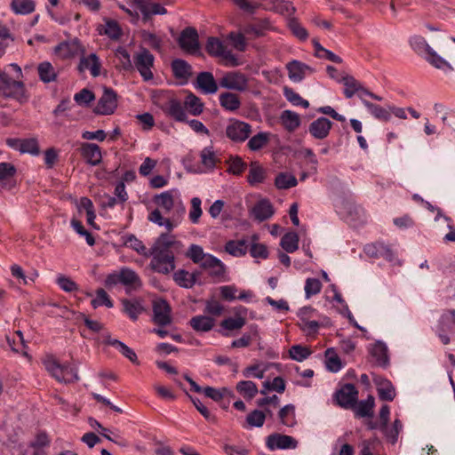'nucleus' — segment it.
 <instances>
[{"mask_svg": "<svg viewBox=\"0 0 455 455\" xmlns=\"http://www.w3.org/2000/svg\"><path fill=\"white\" fill-rule=\"evenodd\" d=\"M246 320L244 317H228L220 323V326L227 331L240 330L245 325Z\"/></svg>", "mask_w": 455, "mask_h": 455, "instance_id": "69168bd1", "label": "nucleus"}, {"mask_svg": "<svg viewBox=\"0 0 455 455\" xmlns=\"http://www.w3.org/2000/svg\"><path fill=\"white\" fill-rule=\"evenodd\" d=\"M363 106L378 120L387 122L391 119L390 109L387 110L370 101H363Z\"/></svg>", "mask_w": 455, "mask_h": 455, "instance_id": "37998d69", "label": "nucleus"}, {"mask_svg": "<svg viewBox=\"0 0 455 455\" xmlns=\"http://www.w3.org/2000/svg\"><path fill=\"white\" fill-rule=\"evenodd\" d=\"M341 82L345 87L343 92L347 99H351L354 97L361 85V83L352 76H343Z\"/></svg>", "mask_w": 455, "mask_h": 455, "instance_id": "864d4df0", "label": "nucleus"}, {"mask_svg": "<svg viewBox=\"0 0 455 455\" xmlns=\"http://www.w3.org/2000/svg\"><path fill=\"white\" fill-rule=\"evenodd\" d=\"M378 395L379 399L383 401H393L395 397V390L392 383L387 379L377 382Z\"/></svg>", "mask_w": 455, "mask_h": 455, "instance_id": "79ce46f5", "label": "nucleus"}, {"mask_svg": "<svg viewBox=\"0 0 455 455\" xmlns=\"http://www.w3.org/2000/svg\"><path fill=\"white\" fill-rule=\"evenodd\" d=\"M220 86L228 90L245 92L249 87L247 76L238 71L226 73L220 80Z\"/></svg>", "mask_w": 455, "mask_h": 455, "instance_id": "9d476101", "label": "nucleus"}, {"mask_svg": "<svg viewBox=\"0 0 455 455\" xmlns=\"http://www.w3.org/2000/svg\"><path fill=\"white\" fill-rule=\"evenodd\" d=\"M101 63L96 53H91L87 56L84 53L80 55L78 70L84 72L89 70L93 77H97L100 74Z\"/></svg>", "mask_w": 455, "mask_h": 455, "instance_id": "bb28decb", "label": "nucleus"}, {"mask_svg": "<svg viewBox=\"0 0 455 455\" xmlns=\"http://www.w3.org/2000/svg\"><path fill=\"white\" fill-rule=\"evenodd\" d=\"M104 343L116 348L124 356L129 359L132 363H140L136 353L133 351V349L126 346L124 342L116 339H113L110 335H106L104 337Z\"/></svg>", "mask_w": 455, "mask_h": 455, "instance_id": "c756f323", "label": "nucleus"}, {"mask_svg": "<svg viewBox=\"0 0 455 455\" xmlns=\"http://www.w3.org/2000/svg\"><path fill=\"white\" fill-rule=\"evenodd\" d=\"M184 106L193 116H199L204 110V103L201 99L193 93H189L186 97Z\"/></svg>", "mask_w": 455, "mask_h": 455, "instance_id": "de8ad7c7", "label": "nucleus"}, {"mask_svg": "<svg viewBox=\"0 0 455 455\" xmlns=\"http://www.w3.org/2000/svg\"><path fill=\"white\" fill-rule=\"evenodd\" d=\"M179 244V242L175 240V237L169 233L161 234L160 236L156 240L153 246L148 251L149 254L156 255H174L172 248Z\"/></svg>", "mask_w": 455, "mask_h": 455, "instance_id": "2eb2a0df", "label": "nucleus"}, {"mask_svg": "<svg viewBox=\"0 0 455 455\" xmlns=\"http://www.w3.org/2000/svg\"><path fill=\"white\" fill-rule=\"evenodd\" d=\"M133 9H138V14L142 16L144 21H147L154 15H164L167 10L159 3L153 0H133Z\"/></svg>", "mask_w": 455, "mask_h": 455, "instance_id": "9b49d317", "label": "nucleus"}, {"mask_svg": "<svg viewBox=\"0 0 455 455\" xmlns=\"http://www.w3.org/2000/svg\"><path fill=\"white\" fill-rule=\"evenodd\" d=\"M152 307V321L155 324L164 327L172 323V307L165 299L154 300Z\"/></svg>", "mask_w": 455, "mask_h": 455, "instance_id": "f8f14e48", "label": "nucleus"}, {"mask_svg": "<svg viewBox=\"0 0 455 455\" xmlns=\"http://www.w3.org/2000/svg\"><path fill=\"white\" fill-rule=\"evenodd\" d=\"M425 59L435 68L444 71L452 70L451 66L441 56H439L432 48L425 55Z\"/></svg>", "mask_w": 455, "mask_h": 455, "instance_id": "6e6d98bb", "label": "nucleus"}, {"mask_svg": "<svg viewBox=\"0 0 455 455\" xmlns=\"http://www.w3.org/2000/svg\"><path fill=\"white\" fill-rule=\"evenodd\" d=\"M0 83L4 90V95L7 98H12L20 102H25L28 97L26 93L25 85L22 82L14 78L7 70L0 68Z\"/></svg>", "mask_w": 455, "mask_h": 455, "instance_id": "7ed1b4c3", "label": "nucleus"}, {"mask_svg": "<svg viewBox=\"0 0 455 455\" xmlns=\"http://www.w3.org/2000/svg\"><path fill=\"white\" fill-rule=\"evenodd\" d=\"M124 312L132 320L136 321L139 315L145 310L144 307L138 299H122Z\"/></svg>", "mask_w": 455, "mask_h": 455, "instance_id": "473e14b6", "label": "nucleus"}, {"mask_svg": "<svg viewBox=\"0 0 455 455\" xmlns=\"http://www.w3.org/2000/svg\"><path fill=\"white\" fill-rule=\"evenodd\" d=\"M283 94L286 100L294 106H301L304 108H307L309 107V102L291 88L285 87Z\"/></svg>", "mask_w": 455, "mask_h": 455, "instance_id": "680f3d73", "label": "nucleus"}, {"mask_svg": "<svg viewBox=\"0 0 455 455\" xmlns=\"http://www.w3.org/2000/svg\"><path fill=\"white\" fill-rule=\"evenodd\" d=\"M332 123L328 118L321 116L313 121L308 126V132L316 140H324L330 134Z\"/></svg>", "mask_w": 455, "mask_h": 455, "instance_id": "4be33fe9", "label": "nucleus"}, {"mask_svg": "<svg viewBox=\"0 0 455 455\" xmlns=\"http://www.w3.org/2000/svg\"><path fill=\"white\" fill-rule=\"evenodd\" d=\"M275 28L268 18L259 19L254 22L246 25L243 28L244 34L251 35L254 37L265 36L267 32L274 30Z\"/></svg>", "mask_w": 455, "mask_h": 455, "instance_id": "5701e85b", "label": "nucleus"}, {"mask_svg": "<svg viewBox=\"0 0 455 455\" xmlns=\"http://www.w3.org/2000/svg\"><path fill=\"white\" fill-rule=\"evenodd\" d=\"M298 180L296 177L289 172H281L277 174L275 180V184L279 189H288L297 185Z\"/></svg>", "mask_w": 455, "mask_h": 455, "instance_id": "3c124183", "label": "nucleus"}, {"mask_svg": "<svg viewBox=\"0 0 455 455\" xmlns=\"http://www.w3.org/2000/svg\"><path fill=\"white\" fill-rule=\"evenodd\" d=\"M290 357L297 362H302L311 355L309 347L301 345H293L289 349Z\"/></svg>", "mask_w": 455, "mask_h": 455, "instance_id": "052dcab7", "label": "nucleus"}, {"mask_svg": "<svg viewBox=\"0 0 455 455\" xmlns=\"http://www.w3.org/2000/svg\"><path fill=\"white\" fill-rule=\"evenodd\" d=\"M274 213V208L269 201H259L250 211L251 216L259 222L268 220Z\"/></svg>", "mask_w": 455, "mask_h": 455, "instance_id": "cd10ccee", "label": "nucleus"}, {"mask_svg": "<svg viewBox=\"0 0 455 455\" xmlns=\"http://www.w3.org/2000/svg\"><path fill=\"white\" fill-rule=\"evenodd\" d=\"M155 57L146 48H141L133 55V67L138 70L144 81L153 79L152 68L154 67Z\"/></svg>", "mask_w": 455, "mask_h": 455, "instance_id": "0eeeda50", "label": "nucleus"}, {"mask_svg": "<svg viewBox=\"0 0 455 455\" xmlns=\"http://www.w3.org/2000/svg\"><path fill=\"white\" fill-rule=\"evenodd\" d=\"M209 253H204L203 248L200 245L197 244H191L188 251L187 253V256L196 264H200V267L202 266V263L205 260L206 256Z\"/></svg>", "mask_w": 455, "mask_h": 455, "instance_id": "e2e57ef3", "label": "nucleus"}, {"mask_svg": "<svg viewBox=\"0 0 455 455\" xmlns=\"http://www.w3.org/2000/svg\"><path fill=\"white\" fill-rule=\"evenodd\" d=\"M157 205L148 215V220L172 231L185 213L180 201H156Z\"/></svg>", "mask_w": 455, "mask_h": 455, "instance_id": "f257e3e1", "label": "nucleus"}, {"mask_svg": "<svg viewBox=\"0 0 455 455\" xmlns=\"http://www.w3.org/2000/svg\"><path fill=\"white\" fill-rule=\"evenodd\" d=\"M334 397L339 406L351 409L357 403L358 391L355 385L347 383L335 392Z\"/></svg>", "mask_w": 455, "mask_h": 455, "instance_id": "ddd939ff", "label": "nucleus"}, {"mask_svg": "<svg viewBox=\"0 0 455 455\" xmlns=\"http://www.w3.org/2000/svg\"><path fill=\"white\" fill-rule=\"evenodd\" d=\"M78 217H82L84 214L86 216L87 224L94 227V220L96 218L95 209L92 201H76Z\"/></svg>", "mask_w": 455, "mask_h": 455, "instance_id": "f704fd0d", "label": "nucleus"}, {"mask_svg": "<svg viewBox=\"0 0 455 455\" xmlns=\"http://www.w3.org/2000/svg\"><path fill=\"white\" fill-rule=\"evenodd\" d=\"M201 267L208 272L209 276L214 283L226 282L228 280L227 267L220 259L212 254L206 256Z\"/></svg>", "mask_w": 455, "mask_h": 455, "instance_id": "6e6552de", "label": "nucleus"}, {"mask_svg": "<svg viewBox=\"0 0 455 455\" xmlns=\"http://www.w3.org/2000/svg\"><path fill=\"white\" fill-rule=\"evenodd\" d=\"M251 133V125L243 121L231 119L226 127V136L235 143L245 141Z\"/></svg>", "mask_w": 455, "mask_h": 455, "instance_id": "1a4fd4ad", "label": "nucleus"}, {"mask_svg": "<svg viewBox=\"0 0 455 455\" xmlns=\"http://www.w3.org/2000/svg\"><path fill=\"white\" fill-rule=\"evenodd\" d=\"M15 166L11 163H0V185L4 189L11 190L16 186Z\"/></svg>", "mask_w": 455, "mask_h": 455, "instance_id": "a878e982", "label": "nucleus"}, {"mask_svg": "<svg viewBox=\"0 0 455 455\" xmlns=\"http://www.w3.org/2000/svg\"><path fill=\"white\" fill-rule=\"evenodd\" d=\"M437 330L445 331V332L455 331V309H450L442 315Z\"/></svg>", "mask_w": 455, "mask_h": 455, "instance_id": "49530a36", "label": "nucleus"}, {"mask_svg": "<svg viewBox=\"0 0 455 455\" xmlns=\"http://www.w3.org/2000/svg\"><path fill=\"white\" fill-rule=\"evenodd\" d=\"M7 144L22 154H30L32 156H38L40 154L38 140L36 138L10 139L7 140Z\"/></svg>", "mask_w": 455, "mask_h": 455, "instance_id": "6ab92c4d", "label": "nucleus"}, {"mask_svg": "<svg viewBox=\"0 0 455 455\" xmlns=\"http://www.w3.org/2000/svg\"><path fill=\"white\" fill-rule=\"evenodd\" d=\"M92 306L93 308H97L100 306H106L111 308L113 307V302L105 290L98 289L96 291V298L92 300Z\"/></svg>", "mask_w": 455, "mask_h": 455, "instance_id": "0e129e2a", "label": "nucleus"}, {"mask_svg": "<svg viewBox=\"0 0 455 455\" xmlns=\"http://www.w3.org/2000/svg\"><path fill=\"white\" fill-rule=\"evenodd\" d=\"M236 390L247 399H252L258 393L256 384L251 380L239 381L236 385Z\"/></svg>", "mask_w": 455, "mask_h": 455, "instance_id": "4d7b16f0", "label": "nucleus"}, {"mask_svg": "<svg viewBox=\"0 0 455 455\" xmlns=\"http://www.w3.org/2000/svg\"><path fill=\"white\" fill-rule=\"evenodd\" d=\"M173 279L175 283L182 288L189 289L195 285L193 275L184 269L176 271L173 275Z\"/></svg>", "mask_w": 455, "mask_h": 455, "instance_id": "13d9d810", "label": "nucleus"}, {"mask_svg": "<svg viewBox=\"0 0 455 455\" xmlns=\"http://www.w3.org/2000/svg\"><path fill=\"white\" fill-rule=\"evenodd\" d=\"M118 283L131 289L140 288L142 284L139 275L127 267L120 268L118 272H113L108 275L105 279V286L108 289Z\"/></svg>", "mask_w": 455, "mask_h": 455, "instance_id": "20e7f679", "label": "nucleus"}, {"mask_svg": "<svg viewBox=\"0 0 455 455\" xmlns=\"http://www.w3.org/2000/svg\"><path fill=\"white\" fill-rule=\"evenodd\" d=\"M270 140V133L260 132L250 138L247 147L251 151H258L263 148Z\"/></svg>", "mask_w": 455, "mask_h": 455, "instance_id": "a18cd8bd", "label": "nucleus"}, {"mask_svg": "<svg viewBox=\"0 0 455 455\" xmlns=\"http://www.w3.org/2000/svg\"><path fill=\"white\" fill-rule=\"evenodd\" d=\"M11 9L16 14L27 15L35 11V3L32 0H12Z\"/></svg>", "mask_w": 455, "mask_h": 455, "instance_id": "09e8293b", "label": "nucleus"}, {"mask_svg": "<svg viewBox=\"0 0 455 455\" xmlns=\"http://www.w3.org/2000/svg\"><path fill=\"white\" fill-rule=\"evenodd\" d=\"M201 163L207 170H213L219 161L212 147L204 148L200 154Z\"/></svg>", "mask_w": 455, "mask_h": 455, "instance_id": "8fccbe9b", "label": "nucleus"}, {"mask_svg": "<svg viewBox=\"0 0 455 455\" xmlns=\"http://www.w3.org/2000/svg\"><path fill=\"white\" fill-rule=\"evenodd\" d=\"M266 172L262 166H260L258 163H251L249 173L247 176V180L251 186H256L258 184L262 183L265 180Z\"/></svg>", "mask_w": 455, "mask_h": 455, "instance_id": "a19ab883", "label": "nucleus"}, {"mask_svg": "<svg viewBox=\"0 0 455 455\" xmlns=\"http://www.w3.org/2000/svg\"><path fill=\"white\" fill-rule=\"evenodd\" d=\"M45 370L60 383H72L79 379L77 368L70 363L61 364L52 355H46L43 359Z\"/></svg>", "mask_w": 455, "mask_h": 455, "instance_id": "f03ea898", "label": "nucleus"}, {"mask_svg": "<svg viewBox=\"0 0 455 455\" xmlns=\"http://www.w3.org/2000/svg\"><path fill=\"white\" fill-rule=\"evenodd\" d=\"M172 69L174 76L179 79L188 80L192 75V67L180 59L172 60Z\"/></svg>", "mask_w": 455, "mask_h": 455, "instance_id": "c9c22d12", "label": "nucleus"}, {"mask_svg": "<svg viewBox=\"0 0 455 455\" xmlns=\"http://www.w3.org/2000/svg\"><path fill=\"white\" fill-rule=\"evenodd\" d=\"M195 87L204 94H214L219 89L213 75L208 71L200 72L197 75Z\"/></svg>", "mask_w": 455, "mask_h": 455, "instance_id": "b1692460", "label": "nucleus"}, {"mask_svg": "<svg viewBox=\"0 0 455 455\" xmlns=\"http://www.w3.org/2000/svg\"><path fill=\"white\" fill-rule=\"evenodd\" d=\"M189 323L196 331L207 332L213 328L215 321L211 316L196 315L190 319Z\"/></svg>", "mask_w": 455, "mask_h": 455, "instance_id": "72a5a7b5", "label": "nucleus"}, {"mask_svg": "<svg viewBox=\"0 0 455 455\" xmlns=\"http://www.w3.org/2000/svg\"><path fill=\"white\" fill-rule=\"evenodd\" d=\"M180 47L189 54H196L199 51L197 31L193 28H185L179 37Z\"/></svg>", "mask_w": 455, "mask_h": 455, "instance_id": "f3484780", "label": "nucleus"}, {"mask_svg": "<svg viewBox=\"0 0 455 455\" xmlns=\"http://www.w3.org/2000/svg\"><path fill=\"white\" fill-rule=\"evenodd\" d=\"M123 243L125 246L134 250L139 254L148 257V251L143 244L142 241L138 239L133 234H127L122 237Z\"/></svg>", "mask_w": 455, "mask_h": 455, "instance_id": "ea45409f", "label": "nucleus"}, {"mask_svg": "<svg viewBox=\"0 0 455 455\" xmlns=\"http://www.w3.org/2000/svg\"><path fill=\"white\" fill-rule=\"evenodd\" d=\"M280 120L284 129L290 132L297 130L300 125L299 115L291 110H284L280 116Z\"/></svg>", "mask_w": 455, "mask_h": 455, "instance_id": "2f4dec72", "label": "nucleus"}, {"mask_svg": "<svg viewBox=\"0 0 455 455\" xmlns=\"http://www.w3.org/2000/svg\"><path fill=\"white\" fill-rule=\"evenodd\" d=\"M335 207L340 217L347 220H354L358 214V211L354 201H339Z\"/></svg>", "mask_w": 455, "mask_h": 455, "instance_id": "4c0bfd02", "label": "nucleus"}, {"mask_svg": "<svg viewBox=\"0 0 455 455\" xmlns=\"http://www.w3.org/2000/svg\"><path fill=\"white\" fill-rule=\"evenodd\" d=\"M117 108L116 93L110 88H104V92L99 100L96 107L95 113L99 115H111Z\"/></svg>", "mask_w": 455, "mask_h": 455, "instance_id": "4468645a", "label": "nucleus"}, {"mask_svg": "<svg viewBox=\"0 0 455 455\" xmlns=\"http://www.w3.org/2000/svg\"><path fill=\"white\" fill-rule=\"evenodd\" d=\"M148 257H151L152 259L150 261L149 267L155 272L160 274H169L175 268V256L174 255H156V254H149Z\"/></svg>", "mask_w": 455, "mask_h": 455, "instance_id": "a211bd4d", "label": "nucleus"}, {"mask_svg": "<svg viewBox=\"0 0 455 455\" xmlns=\"http://www.w3.org/2000/svg\"><path fill=\"white\" fill-rule=\"evenodd\" d=\"M37 70L39 77L44 83H50L55 81L57 77V73L54 68L48 61L40 63Z\"/></svg>", "mask_w": 455, "mask_h": 455, "instance_id": "603ef678", "label": "nucleus"}, {"mask_svg": "<svg viewBox=\"0 0 455 455\" xmlns=\"http://www.w3.org/2000/svg\"><path fill=\"white\" fill-rule=\"evenodd\" d=\"M55 53L63 60L72 59L84 53V48L78 39L65 41L59 44L55 49Z\"/></svg>", "mask_w": 455, "mask_h": 455, "instance_id": "dca6fc26", "label": "nucleus"}, {"mask_svg": "<svg viewBox=\"0 0 455 455\" xmlns=\"http://www.w3.org/2000/svg\"><path fill=\"white\" fill-rule=\"evenodd\" d=\"M103 33L111 39H118L122 35V29L117 21L107 20Z\"/></svg>", "mask_w": 455, "mask_h": 455, "instance_id": "774afa93", "label": "nucleus"}, {"mask_svg": "<svg viewBox=\"0 0 455 455\" xmlns=\"http://www.w3.org/2000/svg\"><path fill=\"white\" fill-rule=\"evenodd\" d=\"M81 155L92 166L98 165L101 162V151L97 144L83 143L81 146Z\"/></svg>", "mask_w": 455, "mask_h": 455, "instance_id": "c85d7f7f", "label": "nucleus"}, {"mask_svg": "<svg viewBox=\"0 0 455 455\" xmlns=\"http://www.w3.org/2000/svg\"><path fill=\"white\" fill-rule=\"evenodd\" d=\"M266 419V413L259 410H254L246 417V422L251 427H260Z\"/></svg>", "mask_w": 455, "mask_h": 455, "instance_id": "338daca9", "label": "nucleus"}, {"mask_svg": "<svg viewBox=\"0 0 455 455\" xmlns=\"http://www.w3.org/2000/svg\"><path fill=\"white\" fill-rule=\"evenodd\" d=\"M298 446V441L291 435L272 434L267 438V447L269 450H285L295 449Z\"/></svg>", "mask_w": 455, "mask_h": 455, "instance_id": "412c9836", "label": "nucleus"}, {"mask_svg": "<svg viewBox=\"0 0 455 455\" xmlns=\"http://www.w3.org/2000/svg\"><path fill=\"white\" fill-rule=\"evenodd\" d=\"M220 106L228 111H235L241 106L239 97L232 92H223L219 97Z\"/></svg>", "mask_w": 455, "mask_h": 455, "instance_id": "58836bf2", "label": "nucleus"}, {"mask_svg": "<svg viewBox=\"0 0 455 455\" xmlns=\"http://www.w3.org/2000/svg\"><path fill=\"white\" fill-rule=\"evenodd\" d=\"M368 350L377 366L387 368L389 365L388 350L384 342L377 341Z\"/></svg>", "mask_w": 455, "mask_h": 455, "instance_id": "393cba45", "label": "nucleus"}, {"mask_svg": "<svg viewBox=\"0 0 455 455\" xmlns=\"http://www.w3.org/2000/svg\"><path fill=\"white\" fill-rule=\"evenodd\" d=\"M286 69L288 71V77L294 83L301 82L307 75L314 72L313 68L297 60L288 62Z\"/></svg>", "mask_w": 455, "mask_h": 455, "instance_id": "aec40b11", "label": "nucleus"}, {"mask_svg": "<svg viewBox=\"0 0 455 455\" xmlns=\"http://www.w3.org/2000/svg\"><path fill=\"white\" fill-rule=\"evenodd\" d=\"M299 235L295 232H288L281 238L280 245L288 253H292L299 248Z\"/></svg>", "mask_w": 455, "mask_h": 455, "instance_id": "c03bdc74", "label": "nucleus"}, {"mask_svg": "<svg viewBox=\"0 0 455 455\" xmlns=\"http://www.w3.org/2000/svg\"><path fill=\"white\" fill-rule=\"evenodd\" d=\"M205 50L211 56L223 60L226 66L237 67L240 64L237 57L228 48L224 42L218 37H209Z\"/></svg>", "mask_w": 455, "mask_h": 455, "instance_id": "39448f33", "label": "nucleus"}, {"mask_svg": "<svg viewBox=\"0 0 455 455\" xmlns=\"http://www.w3.org/2000/svg\"><path fill=\"white\" fill-rule=\"evenodd\" d=\"M225 251L235 257H243L248 251V242L245 239L230 240L225 244Z\"/></svg>", "mask_w": 455, "mask_h": 455, "instance_id": "e433bc0d", "label": "nucleus"}, {"mask_svg": "<svg viewBox=\"0 0 455 455\" xmlns=\"http://www.w3.org/2000/svg\"><path fill=\"white\" fill-rule=\"evenodd\" d=\"M279 419L284 426L292 427L295 424V407L287 404L279 411Z\"/></svg>", "mask_w": 455, "mask_h": 455, "instance_id": "bf43d9fd", "label": "nucleus"}, {"mask_svg": "<svg viewBox=\"0 0 455 455\" xmlns=\"http://www.w3.org/2000/svg\"><path fill=\"white\" fill-rule=\"evenodd\" d=\"M155 103L157 104L161 109L178 122H184L187 119V114L181 102L167 94H160L156 96Z\"/></svg>", "mask_w": 455, "mask_h": 455, "instance_id": "423d86ee", "label": "nucleus"}, {"mask_svg": "<svg viewBox=\"0 0 455 455\" xmlns=\"http://www.w3.org/2000/svg\"><path fill=\"white\" fill-rule=\"evenodd\" d=\"M411 47L413 51L425 57L428 51L431 50V47L427 43L426 39L421 36H412L409 40Z\"/></svg>", "mask_w": 455, "mask_h": 455, "instance_id": "5fc2aeb1", "label": "nucleus"}, {"mask_svg": "<svg viewBox=\"0 0 455 455\" xmlns=\"http://www.w3.org/2000/svg\"><path fill=\"white\" fill-rule=\"evenodd\" d=\"M375 406L374 397L369 395L367 399L357 401L354 409L355 416L358 418H371L373 416V408Z\"/></svg>", "mask_w": 455, "mask_h": 455, "instance_id": "7c9ffc66", "label": "nucleus"}]
</instances>
